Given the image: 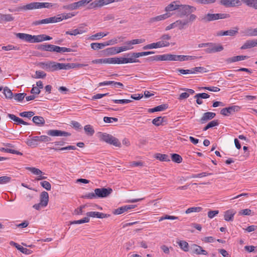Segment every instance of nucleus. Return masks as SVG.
<instances>
[{"label": "nucleus", "mask_w": 257, "mask_h": 257, "mask_svg": "<svg viewBox=\"0 0 257 257\" xmlns=\"http://www.w3.org/2000/svg\"><path fill=\"white\" fill-rule=\"evenodd\" d=\"M196 8L193 6L187 5H179L178 10V15L180 17H183L190 13L194 12Z\"/></svg>", "instance_id": "obj_3"}, {"label": "nucleus", "mask_w": 257, "mask_h": 257, "mask_svg": "<svg viewBox=\"0 0 257 257\" xmlns=\"http://www.w3.org/2000/svg\"><path fill=\"white\" fill-rule=\"evenodd\" d=\"M220 4L226 7H231L240 5L239 0H220Z\"/></svg>", "instance_id": "obj_16"}, {"label": "nucleus", "mask_w": 257, "mask_h": 257, "mask_svg": "<svg viewBox=\"0 0 257 257\" xmlns=\"http://www.w3.org/2000/svg\"><path fill=\"white\" fill-rule=\"evenodd\" d=\"M34 140L39 142H48L51 141V139L47 136H35L34 137Z\"/></svg>", "instance_id": "obj_39"}, {"label": "nucleus", "mask_w": 257, "mask_h": 257, "mask_svg": "<svg viewBox=\"0 0 257 257\" xmlns=\"http://www.w3.org/2000/svg\"><path fill=\"white\" fill-rule=\"evenodd\" d=\"M57 23L55 16L48 18L45 19L36 21L33 22L32 25L34 26H37L42 24H48L50 23Z\"/></svg>", "instance_id": "obj_11"}, {"label": "nucleus", "mask_w": 257, "mask_h": 257, "mask_svg": "<svg viewBox=\"0 0 257 257\" xmlns=\"http://www.w3.org/2000/svg\"><path fill=\"white\" fill-rule=\"evenodd\" d=\"M38 66L47 71H55V62H40L38 64Z\"/></svg>", "instance_id": "obj_9"}, {"label": "nucleus", "mask_w": 257, "mask_h": 257, "mask_svg": "<svg viewBox=\"0 0 257 257\" xmlns=\"http://www.w3.org/2000/svg\"><path fill=\"white\" fill-rule=\"evenodd\" d=\"M76 13L75 12L71 13H63L58 15L57 16H55V17L57 22H59L62 21L63 20L68 19L72 17H74L76 15Z\"/></svg>", "instance_id": "obj_22"}, {"label": "nucleus", "mask_w": 257, "mask_h": 257, "mask_svg": "<svg viewBox=\"0 0 257 257\" xmlns=\"http://www.w3.org/2000/svg\"><path fill=\"white\" fill-rule=\"evenodd\" d=\"M136 206V205H129L121 206L118 208L115 209L113 211V213L116 215H119L124 213V212L127 211L129 209L134 208Z\"/></svg>", "instance_id": "obj_19"}, {"label": "nucleus", "mask_w": 257, "mask_h": 257, "mask_svg": "<svg viewBox=\"0 0 257 257\" xmlns=\"http://www.w3.org/2000/svg\"><path fill=\"white\" fill-rule=\"evenodd\" d=\"M57 53L70 52L72 51L71 49L66 47H60L59 46H57Z\"/></svg>", "instance_id": "obj_61"}, {"label": "nucleus", "mask_w": 257, "mask_h": 257, "mask_svg": "<svg viewBox=\"0 0 257 257\" xmlns=\"http://www.w3.org/2000/svg\"><path fill=\"white\" fill-rule=\"evenodd\" d=\"M193 74L196 73H205L207 72L206 69L203 67H196L192 68Z\"/></svg>", "instance_id": "obj_53"}, {"label": "nucleus", "mask_w": 257, "mask_h": 257, "mask_svg": "<svg viewBox=\"0 0 257 257\" xmlns=\"http://www.w3.org/2000/svg\"><path fill=\"white\" fill-rule=\"evenodd\" d=\"M244 35L246 36H257V27L254 29L249 28L246 29L244 32Z\"/></svg>", "instance_id": "obj_37"}, {"label": "nucleus", "mask_w": 257, "mask_h": 257, "mask_svg": "<svg viewBox=\"0 0 257 257\" xmlns=\"http://www.w3.org/2000/svg\"><path fill=\"white\" fill-rule=\"evenodd\" d=\"M238 28L237 27H235L233 30H229L225 31H219L216 33L217 36H233L236 35L238 33Z\"/></svg>", "instance_id": "obj_17"}, {"label": "nucleus", "mask_w": 257, "mask_h": 257, "mask_svg": "<svg viewBox=\"0 0 257 257\" xmlns=\"http://www.w3.org/2000/svg\"><path fill=\"white\" fill-rule=\"evenodd\" d=\"M49 201V194L47 192L43 191L40 195V203L42 207H46Z\"/></svg>", "instance_id": "obj_25"}, {"label": "nucleus", "mask_w": 257, "mask_h": 257, "mask_svg": "<svg viewBox=\"0 0 257 257\" xmlns=\"http://www.w3.org/2000/svg\"><path fill=\"white\" fill-rule=\"evenodd\" d=\"M235 214V211L233 210H228L224 212V218L226 221H232L233 216Z\"/></svg>", "instance_id": "obj_34"}, {"label": "nucleus", "mask_w": 257, "mask_h": 257, "mask_svg": "<svg viewBox=\"0 0 257 257\" xmlns=\"http://www.w3.org/2000/svg\"><path fill=\"white\" fill-rule=\"evenodd\" d=\"M93 64H111V58H101L93 60L91 61Z\"/></svg>", "instance_id": "obj_33"}, {"label": "nucleus", "mask_w": 257, "mask_h": 257, "mask_svg": "<svg viewBox=\"0 0 257 257\" xmlns=\"http://www.w3.org/2000/svg\"><path fill=\"white\" fill-rule=\"evenodd\" d=\"M43 41H44V34L33 36L32 43H39V42H41Z\"/></svg>", "instance_id": "obj_48"}, {"label": "nucleus", "mask_w": 257, "mask_h": 257, "mask_svg": "<svg viewBox=\"0 0 257 257\" xmlns=\"http://www.w3.org/2000/svg\"><path fill=\"white\" fill-rule=\"evenodd\" d=\"M154 54V52L153 51H148V52H138V53H132L127 54V56H129L130 55H132L133 58L135 59L136 61L135 63L140 62V61L139 59H137V58L140 57L144 56H147L150 54Z\"/></svg>", "instance_id": "obj_20"}, {"label": "nucleus", "mask_w": 257, "mask_h": 257, "mask_svg": "<svg viewBox=\"0 0 257 257\" xmlns=\"http://www.w3.org/2000/svg\"><path fill=\"white\" fill-rule=\"evenodd\" d=\"M151 45L152 49H156L168 47L170 45V43L168 41H159L156 43H152Z\"/></svg>", "instance_id": "obj_30"}, {"label": "nucleus", "mask_w": 257, "mask_h": 257, "mask_svg": "<svg viewBox=\"0 0 257 257\" xmlns=\"http://www.w3.org/2000/svg\"><path fill=\"white\" fill-rule=\"evenodd\" d=\"M46 74L42 71H36L35 75L32 76L33 78H44L46 77Z\"/></svg>", "instance_id": "obj_55"}, {"label": "nucleus", "mask_w": 257, "mask_h": 257, "mask_svg": "<svg viewBox=\"0 0 257 257\" xmlns=\"http://www.w3.org/2000/svg\"><path fill=\"white\" fill-rule=\"evenodd\" d=\"M134 48L130 41H128L124 43L123 46L118 47V52H124Z\"/></svg>", "instance_id": "obj_31"}, {"label": "nucleus", "mask_w": 257, "mask_h": 257, "mask_svg": "<svg viewBox=\"0 0 257 257\" xmlns=\"http://www.w3.org/2000/svg\"><path fill=\"white\" fill-rule=\"evenodd\" d=\"M51 149L54 150L55 151H68L70 150H76V148L74 146H69L67 147H65L61 148H51Z\"/></svg>", "instance_id": "obj_51"}, {"label": "nucleus", "mask_w": 257, "mask_h": 257, "mask_svg": "<svg viewBox=\"0 0 257 257\" xmlns=\"http://www.w3.org/2000/svg\"><path fill=\"white\" fill-rule=\"evenodd\" d=\"M168 107L167 104H161L160 105L157 106L154 108H150L148 109L149 112H154L156 111H163L167 109Z\"/></svg>", "instance_id": "obj_38"}, {"label": "nucleus", "mask_w": 257, "mask_h": 257, "mask_svg": "<svg viewBox=\"0 0 257 257\" xmlns=\"http://www.w3.org/2000/svg\"><path fill=\"white\" fill-rule=\"evenodd\" d=\"M240 107L237 105H232L228 107H226L222 109L220 111V113L224 116H228L232 114L235 112L239 111Z\"/></svg>", "instance_id": "obj_10"}, {"label": "nucleus", "mask_w": 257, "mask_h": 257, "mask_svg": "<svg viewBox=\"0 0 257 257\" xmlns=\"http://www.w3.org/2000/svg\"><path fill=\"white\" fill-rule=\"evenodd\" d=\"M98 137L101 141L115 147H121V143L119 140L111 135L105 133L99 132L98 133Z\"/></svg>", "instance_id": "obj_1"}, {"label": "nucleus", "mask_w": 257, "mask_h": 257, "mask_svg": "<svg viewBox=\"0 0 257 257\" xmlns=\"http://www.w3.org/2000/svg\"><path fill=\"white\" fill-rule=\"evenodd\" d=\"M4 93L7 98H12L13 97V93L11 90L8 88L7 87H6L4 89Z\"/></svg>", "instance_id": "obj_56"}, {"label": "nucleus", "mask_w": 257, "mask_h": 257, "mask_svg": "<svg viewBox=\"0 0 257 257\" xmlns=\"http://www.w3.org/2000/svg\"><path fill=\"white\" fill-rule=\"evenodd\" d=\"M252 214V212L249 209H243L239 212V214L243 215H251Z\"/></svg>", "instance_id": "obj_63"}, {"label": "nucleus", "mask_w": 257, "mask_h": 257, "mask_svg": "<svg viewBox=\"0 0 257 257\" xmlns=\"http://www.w3.org/2000/svg\"><path fill=\"white\" fill-rule=\"evenodd\" d=\"M241 1L247 6L257 10V0H241Z\"/></svg>", "instance_id": "obj_40"}, {"label": "nucleus", "mask_w": 257, "mask_h": 257, "mask_svg": "<svg viewBox=\"0 0 257 257\" xmlns=\"http://www.w3.org/2000/svg\"><path fill=\"white\" fill-rule=\"evenodd\" d=\"M175 23L176 27H178L180 30H182L187 25L188 21L179 20L175 22Z\"/></svg>", "instance_id": "obj_43"}, {"label": "nucleus", "mask_w": 257, "mask_h": 257, "mask_svg": "<svg viewBox=\"0 0 257 257\" xmlns=\"http://www.w3.org/2000/svg\"><path fill=\"white\" fill-rule=\"evenodd\" d=\"M164 118V117L162 116L157 117L152 120V123L156 126H159L162 124Z\"/></svg>", "instance_id": "obj_54"}, {"label": "nucleus", "mask_w": 257, "mask_h": 257, "mask_svg": "<svg viewBox=\"0 0 257 257\" xmlns=\"http://www.w3.org/2000/svg\"><path fill=\"white\" fill-rule=\"evenodd\" d=\"M155 158L160 161L169 162L170 161L168 155L157 153L155 155Z\"/></svg>", "instance_id": "obj_36"}, {"label": "nucleus", "mask_w": 257, "mask_h": 257, "mask_svg": "<svg viewBox=\"0 0 257 257\" xmlns=\"http://www.w3.org/2000/svg\"><path fill=\"white\" fill-rule=\"evenodd\" d=\"M26 95V94L25 93H16L14 96V98L16 100H17L18 101H21L24 99Z\"/></svg>", "instance_id": "obj_57"}, {"label": "nucleus", "mask_w": 257, "mask_h": 257, "mask_svg": "<svg viewBox=\"0 0 257 257\" xmlns=\"http://www.w3.org/2000/svg\"><path fill=\"white\" fill-rule=\"evenodd\" d=\"M248 58V57L247 56H243V55L233 56L232 57L228 58L226 60V62L227 63H230L235 62L236 61L243 60Z\"/></svg>", "instance_id": "obj_32"}, {"label": "nucleus", "mask_w": 257, "mask_h": 257, "mask_svg": "<svg viewBox=\"0 0 257 257\" xmlns=\"http://www.w3.org/2000/svg\"><path fill=\"white\" fill-rule=\"evenodd\" d=\"M17 249L22 253L26 254H29L32 253V251L31 250L28 249L26 248H24L21 246L20 245H19V247H18Z\"/></svg>", "instance_id": "obj_62"}, {"label": "nucleus", "mask_w": 257, "mask_h": 257, "mask_svg": "<svg viewBox=\"0 0 257 257\" xmlns=\"http://www.w3.org/2000/svg\"><path fill=\"white\" fill-rule=\"evenodd\" d=\"M47 134L48 135L52 137L57 136H64L67 137L70 136V134L64 131L57 130H50L47 131Z\"/></svg>", "instance_id": "obj_12"}, {"label": "nucleus", "mask_w": 257, "mask_h": 257, "mask_svg": "<svg viewBox=\"0 0 257 257\" xmlns=\"http://www.w3.org/2000/svg\"><path fill=\"white\" fill-rule=\"evenodd\" d=\"M41 186L48 191H50L51 189L50 183L46 181H42L40 183Z\"/></svg>", "instance_id": "obj_60"}, {"label": "nucleus", "mask_w": 257, "mask_h": 257, "mask_svg": "<svg viewBox=\"0 0 257 257\" xmlns=\"http://www.w3.org/2000/svg\"><path fill=\"white\" fill-rule=\"evenodd\" d=\"M89 221V218L88 217H84V218L78 220H75L71 222V224H81L83 223L88 222Z\"/></svg>", "instance_id": "obj_58"}, {"label": "nucleus", "mask_w": 257, "mask_h": 257, "mask_svg": "<svg viewBox=\"0 0 257 257\" xmlns=\"http://www.w3.org/2000/svg\"><path fill=\"white\" fill-rule=\"evenodd\" d=\"M85 31H83L82 30H79L78 29H74L72 31H67L66 32V34L70 35H74L76 36L78 34H81L83 33H85Z\"/></svg>", "instance_id": "obj_52"}, {"label": "nucleus", "mask_w": 257, "mask_h": 257, "mask_svg": "<svg viewBox=\"0 0 257 257\" xmlns=\"http://www.w3.org/2000/svg\"><path fill=\"white\" fill-rule=\"evenodd\" d=\"M120 0H96L91 3V5H93V7H102L104 6L107 5L109 4L118 2Z\"/></svg>", "instance_id": "obj_13"}, {"label": "nucleus", "mask_w": 257, "mask_h": 257, "mask_svg": "<svg viewBox=\"0 0 257 257\" xmlns=\"http://www.w3.org/2000/svg\"><path fill=\"white\" fill-rule=\"evenodd\" d=\"M124 57H112L111 58V64H122L126 63H135L137 61L133 58L132 55Z\"/></svg>", "instance_id": "obj_4"}, {"label": "nucleus", "mask_w": 257, "mask_h": 257, "mask_svg": "<svg viewBox=\"0 0 257 257\" xmlns=\"http://www.w3.org/2000/svg\"><path fill=\"white\" fill-rule=\"evenodd\" d=\"M86 215L87 217H93V218H107L110 216L109 214H104L101 212H96V211H91L86 213Z\"/></svg>", "instance_id": "obj_18"}, {"label": "nucleus", "mask_w": 257, "mask_h": 257, "mask_svg": "<svg viewBox=\"0 0 257 257\" xmlns=\"http://www.w3.org/2000/svg\"><path fill=\"white\" fill-rule=\"evenodd\" d=\"M103 121L106 123H111L113 121L117 122L118 121V119L115 117L105 116L103 117Z\"/></svg>", "instance_id": "obj_64"}, {"label": "nucleus", "mask_w": 257, "mask_h": 257, "mask_svg": "<svg viewBox=\"0 0 257 257\" xmlns=\"http://www.w3.org/2000/svg\"><path fill=\"white\" fill-rule=\"evenodd\" d=\"M191 249L193 250V252L197 254H207V252L205 250L203 249L200 246L197 244H193L191 246Z\"/></svg>", "instance_id": "obj_26"}, {"label": "nucleus", "mask_w": 257, "mask_h": 257, "mask_svg": "<svg viewBox=\"0 0 257 257\" xmlns=\"http://www.w3.org/2000/svg\"><path fill=\"white\" fill-rule=\"evenodd\" d=\"M8 117L14 121L17 124H22L23 125H29V124L24 121L22 119L16 116L14 114H8Z\"/></svg>", "instance_id": "obj_29"}, {"label": "nucleus", "mask_w": 257, "mask_h": 257, "mask_svg": "<svg viewBox=\"0 0 257 257\" xmlns=\"http://www.w3.org/2000/svg\"><path fill=\"white\" fill-rule=\"evenodd\" d=\"M202 208L201 207H192L188 208L185 211L186 214H190L192 213H198L202 211Z\"/></svg>", "instance_id": "obj_44"}, {"label": "nucleus", "mask_w": 257, "mask_h": 257, "mask_svg": "<svg viewBox=\"0 0 257 257\" xmlns=\"http://www.w3.org/2000/svg\"><path fill=\"white\" fill-rule=\"evenodd\" d=\"M75 63L64 64L55 62V71L61 69L68 70L75 68Z\"/></svg>", "instance_id": "obj_14"}, {"label": "nucleus", "mask_w": 257, "mask_h": 257, "mask_svg": "<svg viewBox=\"0 0 257 257\" xmlns=\"http://www.w3.org/2000/svg\"><path fill=\"white\" fill-rule=\"evenodd\" d=\"M26 169L36 175L39 176L44 174L40 169L35 167H26Z\"/></svg>", "instance_id": "obj_46"}, {"label": "nucleus", "mask_w": 257, "mask_h": 257, "mask_svg": "<svg viewBox=\"0 0 257 257\" xmlns=\"http://www.w3.org/2000/svg\"><path fill=\"white\" fill-rule=\"evenodd\" d=\"M181 248L184 251H188L189 250V244L184 240H180L177 242Z\"/></svg>", "instance_id": "obj_42"}, {"label": "nucleus", "mask_w": 257, "mask_h": 257, "mask_svg": "<svg viewBox=\"0 0 257 257\" xmlns=\"http://www.w3.org/2000/svg\"><path fill=\"white\" fill-rule=\"evenodd\" d=\"M33 121L37 125H43L45 123L44 118L40 116H35L33 117Z\"/></svg>", "instance_id": "obj_41"}, {"label": "nucleus", "mask_w": 257, "mask_h": 257, "mask_svg": "<svg viewBox=\"0 0 257 257\" xmlns=\"http://www.w3.org/2000/svg\"><path fill=\"white\" fill-rule=\"evenodd\" d=\"M15 18L11 14H0V22H10L13 21Z\"/></svg>", "instance_id": "obj_28"}, {"label": "nucleus", "mask_w": 257, "mask_h": 257, "mask_svg": "<svg viewBox=\"0 0 257 257\" xmlns=\"http://www.w3.org/2000/svg\"><path fill=\"white\" fill-rule=\"evenodd\" d=\"M172 160L177 163H180L182 161V158L181 156L177 154H171Z\"/></svg>", "instance_id": "obj_50"}, {"label": "nucleus", "mask_w": 257, "mask_h": 257, "mask_svg": "<svg viewBox=\"0 0 257 257\" xmlns=\"http://www.w3.org/2000/svg\"><path fill=\"white\" fill-rule=\"evenodd\" d=\"M34 112L33 111H24L20 113V115L22 117H26L30 118L34 115Z\"/></svg>", "instance_id": "obj_59"}, {"label": "nucleus", "mask_w": 257, "mask_h": 257, "mask_svg": "<svg viewBox=\"0 0 257 257\" xmlns=\"http://www.w3.org/2000/svg\"><path fill=\"white\" fill-rule=\"evenodd\" d=\"M230 16L228 14H210L208 13L201 18V21L203 22H209L219 19H224L228 18Z\"/></svg>", "instance_id": "obj_2"}, {"label": "nucleus", "mask_w": 257, "mask_h": 257, "mask_svg": "<svg viewBox=\"0 0 257 257\" xmlns=\"http://www.w3.org/2000/svg\"><path fill=\"white\" fill-rule=\"evenodd\" d=\"M223 50V47L219 44L209 43L208 47L205 50L207 53L219 52Z\"/></svg>", "instance_id": "obj_7"}, {"label": "nucleus", "mask_w": 257, "mask_h": 257, "mask_svg": "<svg viewBox=\"0 0 257 257\" xmlns=\"http://www.w3.org/2000/svg\"><path fill=\"white\" fill-rule=\"evenodd\" d=\"M42 8H43L42 3L33 2L28 4L25 6L19 7L15 11H19L21 10H32Z\"/></svg>", "instance_id": "obj_5"}, {"label": "nucleus", "mask_w": 257, "mask_h": 257, "mask_svg": "<svg viewBox=\"0 0 257 257\" xmlns=\"http://www.w3.org/2000/svg\"><path fill=\"white\" fill-rule=\"evenodd\" d=\"M216 115V114L214 112H207L204 113L202 117L200 119V122L201 123H204L208 120L213 118Z\"/></svg>", "instance_id": "obj_24"}, {"label": "nucleus", "mask_w": 257, "mask_h": 257, "mask_svg": "<svg viewBox=\"0 0 257 257\" xmlns=\"http://www.w3.org/2000/svg\"><path fill=\"white\" fill-rule=\"evenodd\" d=\"M108 34V33H98L95 35H92L89 37V39L91 40H98L101 37H104L106 36Z\"/></svg>", "instance_id": "obj_49"}, {"label": "nucleus", "mask_w": 257, "mask_h": 257, "mask_svg": "<svg viewBox=\"0 0 257 257\" xmlns=\"http://www.w3.org/2000/svg\"><path fill=\"white\" fill-rule=\"evenodd\" d=\"M179 2L178 1H174L168 5L165 9L166 13H169L171 12L178 10L179 6Z\"/></svg>", "instance_id": "obj_23"}, {"label": "nucleus", "mask_w": 257, "mask_h": 257, "mask_svg": "<svg viewBox=\"0 0 257 257\" xmlns=\"http://www.w3.org/2000/svg\"><path fill=\"white\" fill-rule=\"evenodd\" d=\"M171 16V15L169 13H165L163 15L157 16L151 18L149 19L150 23H154L156 22L164 21Z\"/></svg>", "instance_id": "obj_15"}, {"label": "nucleus", "mask_w": 257, "mask_h": 257, "mask_svg": "<svg viewBox=\"0 0 257 257\" xmlns=\"http://www.w3.org/2000/svg\"><path fill=\"white\" fill-rule=\"evenodd\" d=\"M84 130L87 135L91 136L94 133V130L93 127L90 124L85 125L84 127Z\"/></svg>", "instance_id": "obj_45"}, {"label": "nucleus", "mask_w": 257, "mask_h": 257, "mask_svg": "<svg viewBox=\"0 0 257 257\" xmlns=\"http://www.w3.org/2000/svg\"><path fill=\"white\" fill-rule=\"evenodd\" d=\"M198 57L195 56H186V55H177V61H185L189 60H194Z\"/></svg>", "instance_id": "obj_35"}, {"label": "nucleus", "mask_w": 257, "mask_h": 257, "mask_svg": "<svg viewBox=\"0 0 257 257\" xmlns=\"http://www.w3.org/2000/svg\"><path fill=\"white\" fill-rule=\"evenodd\" d=\"M256 45L257 43H255L254 40H247L240 47V49L242 50L249 49L256 46Z\"/></svg>", "instance_id": "obj_27"}, {"label": "nucleus", "mask_w": 257, "mask_h": 257, "mask_svg": "<svg viewBox=\"0 0 257 257\" xmlns=\"http://www.w3.org/2000/svg\"><path fill=\"white\" fill-rule=\"evenodd\" d=\"M152 60L156 61H177V55L163 54L151 57Z\"/></svg>", "instance_id": "obj_6"}, {"label": "nucleus", "mask_w": 257, "mask_h": 257, "mask_svg": "<svg viewBox=\"0 0 257 257\" xmlns=\"http://www.w3.org/2000/svg\"><path fill=\"white\" fill-rule=\"evenodd\" d=\"M97 198H105L108 196L112 192L110 188H97L94 190Z\"/></svg>", "instance_id": "obj_8"}, {"label": "nucleus", "mask_w": 257, "mask_h": 257, "mask_svg": "<svg viewBox=\"0 0 257 257\" xmlns=\"http://www.w3.org/2000/svg\"><path fill=\"white\" fill-rule=\"evenodd\" d=\"M16 36L18 38L26 42L29 43H32L33 42V35L28 34L19 33H17Z\"/></svg>", "instance_id": "obj_21"}, {"label": "nucleus", "mask_w": 257, "mask_h": 257, "mask_svg": "<svg viewBox=\"0 0 257 257\" xmlns=\"http://www.w3.org/2000/svg\"><path fill=\"white\" fill-rule=\"evenodd\" d=\"M91 48L93 50L101 49L106 46L105 43H93L91 44Z\"/></svg>", "instance_id": "obj_47"}]
</instances>
